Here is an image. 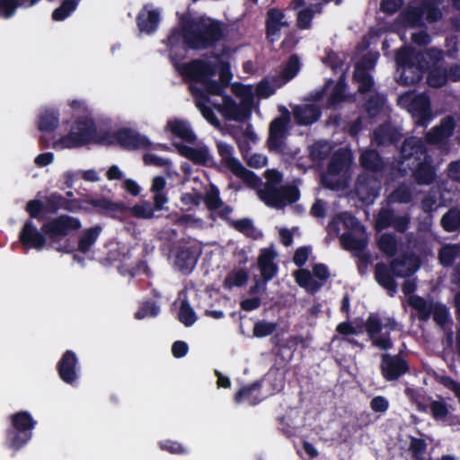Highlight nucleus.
Returning <instances> with one entry per match:
<instances>
[{
    "mask_svg": "<svg viewBox=\"0 0 460 460\" xmlns=\"http://www.w3.org/2000/svg\"><path fill=\"white\" fill-rule=\"evenodd\" d=\"M285 13L279 8H270L266 13L265 31L269 41L274 42L279 36L282 27L288 26Z\"/></svg>",
    "mask_w": 460,
    "mask_h": 460,
    "instance_id": "nucleus-21",
    "label": "nucleus"
},
{
    "mask_svg": "<svg viewBox=\"0 0 460 460\" xmlns=\"http://www.w3.org/2000/svg\"><path fill=\"white\" fill-rule=\"evenodd\" d=\"M217 149L222 164L240 178L244 184L252 189L261 184V178L254 172L246 169L237 158L233 156L234 148L231 145L217 141Z\"/></svg>",
    "mask_w": 460,
    "mask_h": 460,
    "instance_id": "nucleus-5",
    "label": "nucleus"
},
{
    "mask_svg": "<svg viewBox=\"0 0 460 460\" xmlns=\"http://www.w3.org/2000/svg\"><path fill=\"white\" fill-rule=\"evenodd\" d=\"M277 327L276 323L259 320L253 325L252 333L256 338H264L271 335L277 330Z\"/></svg>",
    "mask_w": 460,
    "mask_h": 460,
    "instance_id": "nucleus-51",
    "label": "nucleus"
},
{
    "mask_svg": "<svg viewBox=\"0 0 460 460\" xmlns=\"http://www.w3.org/2000/svg\"><path fill=\"white\" fill-rule=\"evenodd\" d=\"M412 194L409 187L400 185L390 194V199L393 202L407 204L411 201Z\"/></svg>",
    "mask_w": 460,
    "mask_h": 460,
    "instance_id": "nucleus-59",
    "label": "nucleus"
},
{
    "mask_svg": "<svg viewBox=\"0 0 460 460\" xmlns=\"http://www.w3.org/2000/svg\"><path fill=\"white\" fill-rule=\"evenodd\" d=\"M107 137L111 138L108 141L109 143L116 142L125 150L146 149L151 146V142L146 136L129 128H121L113 132L111 136L106 134V138Z\"/></svg>",
    "mask_w": 460,
    "mask_h": 460,
    "instance_id": "nucleus-8",
    "label": "nucleus"
},
{
    "mask_svg": "<svg viewBox=\"0 0 460 460\" xmlns=\"http://www.w3.org/2000/svg\"><path fill=\"white\" fill-rule=\"evenodd\" d=\"M377 246L388 257H393L397 252V240L392 234H383L377 241Z\"/></svg>",
    "mask_w": 460,
    "mask_h": 460,
    "instance_id": "nucleus-41",
    "label": "nucleus"
},
{
    "mask_svg": "<svg viewBox=\"0 0 460 460\" xmlns=\"http://www.w3.org/2000/svg\"><path fill=\"white\" fill-rule=\"evenodd\" d=\"M365 329L372 345L382 350H388L393 348V341L389 332L382 333L383 323L378 315L370 314L367 318Z\"/></svg>",
    "mask_w": 460,
    "mask_h": 460,
    "instance_id": "nucleus-11",
    "label": "nucleus"
},
{
    "mask_svg": "<svg viewBox=\"0 0 460 460\" xmlns=\"http://www.w3.org/2000/svg\"><path fill=\"white\" fill-rule=\"evenodd\" d=\"M59 378L69 385H75L79 378L78 358L73 350H66L56 366Z\"/></svg>",
    "mask_w": 460,
    "mask_h": 460,
    "instance_id": "nucleus-13",
    "label": "nucleus"
},
{
    "mask_svg": "<svg viewBox=\"0 0 460 460\" xmlns=\"http://www.w3.org/2000/svg\"><path fill=\"white\" fill-rule=\"evenodd\" d=\"M26 211L31 220L32 218L41 221L43 219V211L46 212V204L40 199H31L26 204Z\"/></svg>",
    "mask_w": 460,
    "mask_h": 460,
    "instance_id": "nucleus-58",
    "label": "nucleus"
},
{
    "mask_svg": "<svg viewBox=\"0 0 460 460\" xmlns=\"http://www.w3.org/2000/svg\"><path fill=\"white\" fill-rule=\"evenodd\" d=\"M314 16V11L312 7H306L297 13L296 25L301 30L311 28L312 21Z\"/></svg>",
    "mask_w": 460,
    "mask_h": 460,
    "instance_id": "nucleus-62",
    "label": "nucleus"
},
{
    "mask_svg": "<svg viewBox=\"0 0 460 460\" xmlns=\"http://www.w3.org/2000/svg\"><path fill=\"white\" fill-rule=\"evenodd\" d=\"M127 211H129L133 217L140 219H151L155 216V208L149 201H143L139 204H135L132 207H128Z\"/></svg>",
    "mask_w": 460,
    "mask_h": 460,
    "instance_id": "nucleus-38",
    "label": "nucleus"
},
{
    "mask_svg": "<svg viewBox=\"0 0 460 460\" xmlns=\"http://www.w3.org/2000/svg\"><path fill=\"white\" fill-rule=\"evenodd\" d=\"M411 307L417 311V317L421 322H427L432 314L434 302L427 301L420 296H411L408 299Z\"/></svg>",
    "mask_w": 460,
    "mask_h": 460,
    "instance_id": "nucleus-32",
    "label": "nucleus"
},
{
    "mask_svg": "<svg viewBox=\"0 0 460 460\" xmlns=\"http://www.w3.org/2000/svg\"><path fill=\"white\" fill-rule=\"evenodd\" d=\"M260 199L270 208H283L287 203L293 204L300 198V191L295 185H284L279 188L267 183L259 192Z\"/></svg>",
    "mask_w": 460,
    "mask_h": 460,
    "instance_id": "nucleus-6",
    "label": "nucleus"
},
{
    "mask_svg": "<svg viewBox=\"0 0 460 460\" xmlns=\"http://www.w3.org/2000/svg\"><path fill=\"white\" fill-rule=\"evenodd\" d=\"M248 279L249 274L246 270L243 269L233 270L226 277L224 286L228 288L242 287L247 282Z\"/></svg>",
    "mask_w": 460,
    "mask_h": 460,
    "instance_id": "nucleus-45",
    "label": "nucleus"
},
{
    "mask_svg": "<svg viewBox=\"0 0 460 460\" xmlns=\"http://www.w3.org/2000/svg\"><path fill=\"white\" fill-rule=\"evenodd\" d=\"M9 427L4 431V446L13 452L23 448L32 438L37 420L27 411H19L8 417Z\"/></svg>",
    "mask_w": 460,
    "mask_h": 460,
    "instance_id": "nucleus-3",
    "label": "nucleus"
},
{
    "mask_svg": "<svg viewBox=\"0 0 460 460\" xmlns=\"http://www.w3.org/2000/svg\"><path fill=\"white\" fill-rule=\"evenodd\" d=\"M225 35L222 22L205 16L182 19L167 37L171 55L178 49L205 50L214 48Z\"/></svg>",
    "mask_w": 460,
    "mask_h": 460,
    "instance_id": "nucleus-1",
    "label": "nucleus"
},
{
    "mask_svg": "<svg viewBox=\"0 0 460 460\" xmlns=\"http://www.w3.org/2000/svg\"><path fill=\"white\" fill-rule=\"evenodd\" d=\"M102 227L99 225L86 229L79 237L77 249L82 253L88 252L97 241Z\"/></svg>",
    "mask_w": 460,
    "mask_h": 460,
    "instance_id": "nucleus-34",
    "label": "nucleus"
},
{
    "mask_svg": "<svg viewBox=\"0 0 460 460\" xmlns=\"http://www.w3.org/2000/svg\"><path fill=\"white\" fill-rule=\"evenodd\" d=\"M381 374L386 381H395L410 370V366L400 355L383 354L380 364Z\"/></svg>",
    "mask_w": 460,
    "mask_h": 460,
    "instance_id": "nucleus-12",
    "label": "nucleus"
},
{
    "mask_svg": "<svg viewBox=\"0 0 460 460\" xmlns=\"http://www.w3.org/2000/svg\"><path fill=\"white\" fill-rule=\"evenodd\" d=\"M433 321L439 326H445L450 321V314L447 305L441 303H434L432 307Z\"/></svg>",
    "mask_w": 460,
    "mask_h": 460,
    "instance_id": "nucleus-50",
    "label": "nucleus"
},
{
    "mask_svg": "<svg viewBox=\"0 0 460 460\" xmlns=\"http://www.w3.org/2000/svg\"><path fill=\"white\" fill-rule=\"evenodd\" d=\"M353 78L358 83V92L361 94L371 92L374 87L373 76L359 65L356 66Z\"/></svg>",
    "mask_w": 460,
    "mask_h": 460,
    "instance_id": "nucleus-37",
    "label": "nucleus"
},
{
    "mask_svg": "<svg viewBox=\"0 0 460 460\" xmlns=\"http://www.w3.org/2000/svg\"><path fill=\"white\" fill-rule=\"evenodd\" d=\"M59 126V112L54 109H47L39 116L38 128L41 132H54Z\"/></svg>",
    "mask_w": 460,
    "mask_h": 460,
    "instance_id": "nucleus-33",
    "label": "nucleus"
},
{
    "mask_svg": "<svg viewBox=\"0 0 460 460\" xmlns=\"http://www.w3.org/2000/svg\"><path fill=\"white\" fill-rule=\"evenodd\" d=\"M404 21L411 26L416 27L423 24V2L418 6H410L403 13Z\"/></svg>",
    "mask_w": 460,
    "mask_h": 460,
    "instance_id": "nucleus-40",
    "label": "nucleus"
},
{
    "mask_svg": "<svg viewBox=\"0 0 460 460\" xmlns=\"http://www.w3.org/2000/svg\"><path fill=\"white\" fill-rule=\"evenodd\" d=\"M203 200L209 211H216L223 206L219 190L216 186L211 187V189L205 194Z\"/></svg>",
    "mask_w": 460,
    "mask_h": 460,
    "instance_id": "nucleus-52",
    "label": "nucleus"
},
{
    "mask_svg": "<svg viewBox=\"0 0 460 460\" xmlns=\"http://www.w3.org/2000/svg\"><path fill=\"white\" fill-rule=\"evenodd\" d=\"M180 73L192 82L202 84L208 77L217 73V66L211 62L196 58L182 64L179 67Z\"/></svg>",
    "mask_w": 460,
    "mask_h": 460,
    "instance_id": "nucleus-10",
    "label": "nucleus"
},
{
    "mask_svg": "<svg viewBox=\"0 0 460 460\" xmlns=\"http://www.w3.org/2000/svg\"><path fill=\"white\" fill-rule=\"evenodd\" d=\"M442 228L447 232H460V208H451L440 220Z\"/></svg>",
    "mask_w": 460,
    "mask_h": 460,
    "instance_id": "nucleus-35",
    "label": "nucleus"
},
{
    "mask_svg": "<svg viewBox=\"0 0 460 460\" xmlns=\"http://www.w3.org/2000/svg\"><path fill=\"white\" fill-rule=\"evenodd\" d=\"M201 254L200 247L196 243H184L178 246L175 254V266L184 273H190Z\"/></svg>",
    "mask_w": 460,
    "mask_h": 460,
    "instance_id": "nucleus-14",
    "label": "nucleus"
},
{
    "mask_svg": "<svg viewBox=\"0 0 460 460\" xmlns=\"http://www.w3.org/2000/svg\"><path fill=\"white\" fill-rule=\"evenodd\" d=\"M166 128L172 135L187 143L193 144L197 140V137L190 125L183 120L178 119H171L167 122Z\"/></svg>",
    "mask_w": 460,
    "mask_h": 460,
    "instance_id": "nucleus-30",
    "label": "nucleus"
},
{
    "mask_svg": "<svg viewBox=\"0 0 460 460\" xmlns=\"http://www.w3.org/2000/svg\"><path fill=\"white\" fill-rule=\"evenodd\" d=\"M409 169L412 172V177L419 185H430L437 178V170L430 155L409 166Z\"/></svg>",
    "mask_w": 460,
    "mask_h": 460,
    "instance_id": "nucleus-15",
    "label": "nucleus"
},
{
    "mask_svg": "<svg viewBox=\"0 0 460 460\" xmlns=\"http://www.w3.org/2000/svg\"><path fill=\"white\" fill-rule=\"evenodd\" d=\"M65 197L58 192H53L45 199L46 212L56 214L59 209L64 208Z\"/></svg>",
    "mask_w": 460,
    "mask_h": 460,
    "instance_id": "nucleus-56",
    "label": "nucleus"
},
{
    "mask_svg": "<svg viewBox=\"0 0 460 460\" xmlns=\"http://www.w3.org/2000/svg\"><path fill=\"white\" fill-rule=\"evenodd\" d=\"M178 319L186 327H190L197 321L196 314L187 300H182L180 305Z\"/></svg>",
    "mask_w": 460,
    "mask_h": 460,
    "instance_id": "nucleus-46",
    "label": "nucleus"
},
{
    "mask_svg": "<svg viewBox=\"0 0 460 460\" xmlns=\"http://www.w3.org/2000/svg\"><path fill=\"white\" fill-rule=\"evenodd\" d=\"M159 312L160 308L155 302L146 301L144 302L139 309L135 313V318L141 320L147 316L155 317L159 314Z\"/></svg>",
    "mask_w": 460,
    "mask_h": 460,
    "instance_id": "nucleus-60",
    "label": "nucleus"
},
{
    "mask_svg": "<svg viewBox=\"0 0 460 460\" xmlns=\"http://www.w3.org/2000/svg\"><path fill=\"white\" fill-rule=\"evenodd\" d=\"M416 57L411 49L407 47H402L399 49L395 53V62L397 64V68L416 64Z\"/></svg>",
    "mask_w": 460,
    "mask_h": 460,
    "instance_id": "nucleus-54",
    "label": "nucleus"
},
{
    "mask_svg": "<svg viewBox=\"0 0 460 460\" xmlns=\"http://www.w3.org/2000/svg\"><path fill=\"white\" fill-rule=\"evenodd\" d=\"M429 411L436 420H444L449 414L448 405L443 399L432 400L429 403Z\"/></svg>",
    "mask_w": 460,
    "mask_h": 460,
    "instance_id": "nucleus-53",
    "label": "nucleus"
},
{
    "mask_svg": "<svg viewBox=\"0 0 460 460\" xmlns=\"http://www.w3.org/2000/svg\"><path fill=\"white\" fill-rule=\"evenodd\" d=\"M397 82L403 86L419 84L423 77L421 67L416 64L397 68Z\"/></svg>",
    "mask_w": 460,
    "mask_h": 460,
    "instance_id": "nucleus-29",
    "label": "nucleus"
},
{
    "mask_svg": "<svg viewBox=\"0 0 460 460\" xmlns=\"http://www.w3.org/2000/svg\"><path fill=\"white\" fill-rule=\"evenodd\" d=\"M395 277L391 268L387 267L384 262H378L375 267V279L376 282L388 291L391 296H394L397 291V283L394 279Z\"/></svg>",
    "mask_w": 460,
    "mask_h": 460,
    "instance_id": "nucleus-26",
    "label": "nucleus"
},
{
    "mask_svg": "<svg viewBox=\"0 0 460 460\" xmlns=\"http://www.w3.org/2000/svg\"><path fill=\"white\" fill-rule=\"evenodd\" d=\"M427 82L431 87L444 86L448 82L445 68L432 69L428 75Z\"/></svg>",
    "mask_w": 460,
    "mask_h": 460,
    "instance_id": "nucleus-57",
    "label": "nucleus"
},
{
    "mask_svg": "<svg viewBox=\"0 0 460 460\" xmlns=\"http://www.w3.org/2000/svg\"><path fill=\"white\" fill-rule=\"evenodd\" d=\"M345 98L346 84L342 81H338L328 96L327 103L329 106H335L343 102Z\"/></svg>",
    "mask_w": 460,
    "mask_h": 460,
    "instance_id": "nucleus-55",
    "label": "nucleus"
},
{
    "mask_svg": "<svg viewBox=\"0 0 460 460\" xmlns=\"http://www.w3.org/2000/svg\"><path fill=\"white\" fill-rule=\"evenodd\" d=\"M159 13L156 10L140 12L137 16V24L140 31L154 32L159 23Z\"/></svg>",
    "mask_w": 460,
    "mask_h": 460,
    "instance_id": "nucleus-31",
    "label": "nucleus"
},
{
    "mask_svg": "<svg viewBox=\"0 0 460 460\" xmlns=\"http://www.w3.org/2000/svg\"><path fill=\"white\" fill-rule=\"evenodd\" d=\"M300 66L301 64L298 56L292 54L284 65L279 75L283 80L287 82L290 81L298 74Z\"/></svg>",
    "mask_w": 460,
    "mask_h": 460,
    "instance_id": "nucleus-39",
    "label": "nucleus"
},
{
    "mask_svg": "<svg viewBox=\"0 0 460 460\" xmlns=\"http://www.w3.org/2000/svg\"><path fill=\"white\" fill-rule=\"evenodd\" d=\"M428 155V148L420 137H409L403 140L400 147L398 163L409 167Z\"/></svg>",
    "mask_w": 460,
    "mask_h": 460,
    "instance_id": "nucleus-9",
    "label": "nucleus"
},
{
    "mask_svg": "<svg viewBox=\"0 0 460 460\" xmlns=\"http://www.w3.org/2000/svg\"><path fill=\"white\" fill-rule=\"evenodd\" d=\"M81 227L79 218L69 215L50 218L42 224L40 230L36 227L32 220L28 219L20 231L19 241L27 250L41 251L48 243V247L58 252H68L67 245L61 244V241L77 232Z\"/></svg>",
    "mask_w": 460,
    "mask_h": 460,
    "instance_id": "nucleus-2",
    "label": "nucleus"
},
{
    "mask_svg": "<svg viewBox=\"0 0 460 460\" xmlns=\"http://www.w3.org/2000/svg\"><path fill=\"white\" fill-rule=\"evenodd\" d=\"M394 213L393 209L382 208L376 218V228L379 230L387 229L393 226Z\"/></svg>",
    "mask_w": 460,
    "mask_h": 460,
    "instance_id": "nucleus-61",
    "label": "nucleus"
},
{
    "mask_svg": "<svg viewBox=\"0 0 460 460\" xmlns=\"http://www.w3.org/2000/svg\"><path fill=\"white\" fill-rule=\"evenodd\" d=\"M159 447L162 450L173 455H185L188 453V449L183 445L174 440L167 439L160 441Z\"/></svg>",
    "mask_w": 460,
    "mask_h": 460,
    "instance_id": "nucleus-64",
    "label": "nucleus"
},
{
    "mask_svg": "<svg viewBox=\"0 0 460 460\" xmlns=\"http://www.w3.org/2000/svg\"><path fill=\"white\" fill-rule=\"evenodd\" d=\"M77 4L78 0H62L61 4L53 11L52 19L64 21L76 9Z\"/></svg>",
    "mask_w": 460,
    "mask_h": 460,
    "instance_id": "nucleus-42",
    "label": "nucleus"
},
{
    "mask_svg": "<svg viewBox=\"0 0 460 460\" xmlns=\"http://www.w3.org/2000/svg\"><path fill=\"white\" fill-rule=\"evenodd\" d=\"M90 205L93 210L100 215L116 217L117 214L127 212L128 206L122 202H114L107 198H88L84 200Z\"/></svg>",
    "mask_w": 460,
    "mask_h": 460,
    "instance_id": "nucleus-19",
    "label": "nucleus"
},
{
    "mask_svg": "<svg viewBox=\"0 0 460 460\" xmlns=\"http://www.w3.org/2000/svg\"><path fill=\"white\" fill-rule=\"evenodd\" d=\"M322 111L315 104L297 105L293 110L296 122L301 126L312 125L321 117Z\"/></svg>",
    "mask_w": 460,
    "mask_h": 460,
    "instance_id": "nucleus-25",
    "label": "nucleus"
},
{
    "mask_svg": "<svg viewBox=\"0 0 460 460\" xmlns=\"http://www.w3.org/2000/svg\"><path fill=\"white\" fill-rule=\"evenodd\" d=\"M296 283L305 288H310L316 291L320 288L321 285L317 283L308 270L300 269L294 274Z\"/></svg>",
    "mask_w": 460,
    "mask_h": 460,
    "instance_id": "nucleus-43",
    "label": "nucleus"
},
{
    "mask_svg": "<svg viewBox=\"0 0 460 460\" xmlns=\"http://www.w3.org/2000/svg\"><path fill=\"white\" fill-rule=\"evenodd\" d=\"M374 141L377 146L396 145L402 138L401 132L389 123H383L374 130Z\"/></svg>",
    "mask_w": 460,
    "mask_h": 460,
    "instance_id": "nucleus-23",
    "label": "nucleus"
},
{
    "mask_svg": "<svg viewBox=\"0 0 460 460\" xmlns=\"http://www.w3.org/2000/svg\"><path fill=\"white\" fill-rule=\"evenodd\" d=\"M179 154L195 164L208 165L212 160L207 146L192 147L183 144H175Z\"/></svg>",
    "mask_w": 460,
    "mask_h": 460,
    "instance_id": "nucleus-24",
    "label": "nucleus"
},
{
    "mask_svg": "<svg viewBox=\"0 0 460 460\" xmlns=\"http://www.w3.org/2000/svg\"><path fill=\"white\" fill-rule=\"evenodd\" d=\"M459 249L456 245L447 244L438 252V260L444 267L451 266L458 255Z\"/></svg>",
    "mask_w": 460,
    "mask_h": 460,
    "instance_id": "nucleus-48",
    "label": "nucleus"
},
{
    "mask_svg": "<svg viewBox=\"0 0 460 460\" xmlns=\"http://www.w3.org/2000/svg\"><path fill=\"white\" fill-rule=\"evenodd\" d=\"M360 166L370 172H380L385 168V162L379 152L376 149L367 148L359 155Z\"/></svg>",
    "mask_w": 460,
    "mask_h": 460,
    "instance_id": "nucleus-27",
    "label": "nucleus"
},
{
    "mask_svg": "<svg viewBox=\"0 0 460 460\" xmlns=\"http://www.w3.org/2000/svg\"><path fill=\"white\" fill-rule=\"evenodd\" d=\"M456 120L454 117L448 115L440 120V123L433 127L425 135V140L429 145H438L447 140L456 128Z\"/></svg>",
    "mask_w": 460,
    "mask_h": 460,
    "instance_id": "nucleus-18",
    "label": "nucleus"
},
{
    "mask_svg": "<svg viewBox=\"0 0 460 460\" xmlns=\"http://www.w3.org/2000/svg\"><path fill=\"white\" fill-rule=\"evenodd\" d=\"M217 109L227 120L243 121L250 116V109L238 105L230 95H224L223 104L217 105Z\"/></svg>",
    "mask_w": 460,
    "mask_h": 460,
    "instance_id": "nucleus-20",
    "label": "nucleus"
},
{
    "mask_svg": "<svg viewBox=\"0 0 460 460\" xmlns=\"http://www.w3.org/2000/svg\"><path fill=\"white\" fill-rule=\"evenodd\" d=\"M280 116L270 124L267 146L270 151L280 152L290 123V112L285 106H279Z\"/></svg>",
    "mask_w": 460,
    "mask_h": 460,
    "instance_id": "nucleus-7",
    "label": "nucleus"
},
{
    "mask_svg": "<svg viewBox=\"0 0 460 460\" xmlns=\"http://www.w3.org/2000/svg\"><path fill=\"white\" fill-rule=\"evenodd\" d=\"M409 111L418 126H427L432 117L429 97L425 93L416 95L409 104Z\"/></svg>",
    "mask_w": 460,
    "mask_h": 460,
    "instance_id": "nucleus-16",
    "label": "nucleus"
},
{
    "mask_svg": "<svg viewBox=\"0 0 460 460\" xmlns=\"http://www.w3.org/2000/svg\"><path fill=\"white\" fill-rule=\"evenodd\" d=\"M276 252L270 248L262 249L258 257V267L264 285L278 273V265L274 262Z\"/></svg>",
    "mask_w": 460,
    "mask_h": 460,
    "instance_id": "nucleus-22",
    "label": "nucleus"
},
{
    "mask_svg": "<svg viewBox=\"0 0 460 460\" xmlns=\"http://www.w3.org/2000/svg\"><path fill=\"white\" fill-rule=\"evenodd\" d=\"M331 153V147L327 142L317 141L309 148L310 157L314 161H323L326 159Z\"/></svg>",
    "mask_w": 460,
    "mask_h": 460,
    "instance_id": "nucleus-49",
    "label": "nucleus"
},
{
    "mask_svg": "<svg viewBox=\"0 0 460 460\" xmlns=\"http://www.w3.org/2000/svg\"><path fill=\"white\" fill-rule=\"evenodd\" d=\"M385 101V98L378 93L369 96L364 104L367 114L372 118L380 114L383 110Z\"/></svg>",
    "mask_w": 460,
    "mask_h": 460,
    "instance_id": "nucleus-47",
    "label": "nucleus"
},
{
    "mask_svg": "<svg viewBox=\"0 0 460 460\" xmlns=\"http://www.w3.org/2000/svg\"><path fill=\"white\" fill-rule=\"evenodd\" d=\"M104 142H106V134L99 137L97 126L93 119L84 117L77 119L70 131L54 142L53 147L56 149H72L86 146L90 143Z\"/></svg>",
    "mask_w": 460,
    "mask_h": 460,
    "instance_id": "nucleus-4",
    "label": "nucleus"
},
{
    "mask_svg": "<svg viewBox=\"0 0 460 460\" xmlns=\"http://www.w3.org/2000/svg\"><path fill=\"white\" fill-rule=\"evenodd\" d=\"M413 259L408 255H402L391 261L390 268L392 273L398 278H409L419 269L417 263L411 264Z\"/></svg>",
    "mask_w": 460,
    "mask_h": 460,
    "instance_id": "nucleus-28",
    "label": "nucleus"
},
{
    "mask_svg": "<svg viewBox=\"0 0 460 460\" xmlns=\"http://www.w3.org/2000/svg\"><path fill=\"white\" fill-rule=\"evenodd\" d=\"M350 161L349 155L343 150L336 151L328 164V172L330 174L337 175L349 166Z\"/></svg>",
    "mask_w": 460,
    "mask_h": 460,
    "instance_id": "nucleus-36",
    "label": "nucleus"
},
{
    "mask_svg": "<svg viewBox=\"0 0 460 460\" xmlns=\"http://www.w3.org/2000/svg\"><path fill=\"white\" fill-rule=\"evenodd\" d=\"M230 226L236 231L242 233L247 237L256 239L258 233L250 218H242L234 221H230Z\"/></svg>",
    "mask_w": 460,
    "mask_h": 460,
    "instance_id": "nucleus-44",
    "label": "nucleus"
},
{
    "mask_svg": "<svg viewBox=\"0 0 460 460\" xmlns=\"http://www.w3.org/2000/svg\"><path fill=\"white\" fill-rule=\"evenodd\" d=\"M143 162L146 165H153L155 167H164L170 169L172 167V162L168 158L160 157L155 154L146 153L143 155Z\"/></svg>",
    "mask_w": 460,
    "mask_h": 460,
    "instance_id": "nucleus-63",
    "label": "nucleus"
},
{
    "mask_svg": "<svg viewBox=\"0 0 460 460\" xmlns=\"http://www.w3.org/2000/svg\"><path fill=\"white\" fill-rule=\"evenodd\" d=\"M355 190L359 199L370 204L379 195L380 182L374 176L359 175L356 181Z\"/></svg>",
    "mask_w": 460,
    "mask_h": 460,
    "instance_id": "nucleus-17",
    "label": "nucleus"
}]
</instances>
